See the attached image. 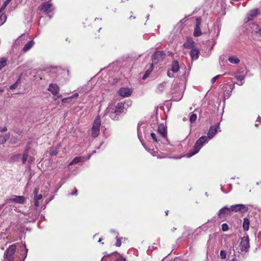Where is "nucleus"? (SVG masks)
Segmentation results:
<instances>
[{"instance_id": "nucleus-1", "label": "nucleus", "mask_w": 261, "mask_h": 261, "mask_svg": "<svg viewBox=\"0 0 261 261\" xmlns=\"http://www.w3.org/2000/svg\"><path fill=\"white\" fill-rule=\"evenodd\" d=\"M16 244H13L10 245L7 249L6 250L4 253V258L6 261H24L25 259L28 249L25 248V246H24V248L22 250H20V252H17L16 254Z\"/></svg>"}, {"instance_id": "nucleus-2", "label": "nucleus", "mask_w": 261, "mask_h": 261, "mask_svg": "<svg viewBox=\"0 0 261 261\" xmlns=\"http://www.w3.org/2000/svg\"><path fill=\"white\" fill-rule=\"evenodd\" d=\"M208 137L206 136H203L199 138L196 142L193 149L192 150H190L189 152L187 154V156L188 158H190L192 156L194 155L196 153H197L199 150L203 146V144L205 142H208Z\"/></svg>"}, {"instance_id": "nucleus-3", "label": "nucleus", "mask_w": 261, "mask_h": 261, "mask_svg": "<svg viewBox=\"0 0 261 261\" xmlns=\"http://www.w3.org/2000/svg\"><path fill=\"white\" fill-rule=\"evenodd\" d=\"M101 125V119L97 116L93 121L91 129V136L93 138L97 137L99 134L100 126Z\"/></svg>"}, {"instance_id": "nucleus-4", "label": "nucleus", "mask_w": 261, "mask_h": 261, "mask_svg": "<svg viewBox=\"0 0 261 261\" xmlns=\"http://www.w3.org/2000/svg\"><path fill=\"white\" fill-rule=\"evenodd\" d=\"M38 10L41 11L43 12L46 15L51 17L50 14L52 12L54 8L53 7V5L49 2H43L40 6H39Z\"/></svg>"}, {"instance_id": "nucleus-5", "label": "nucleus", "mask_w": 261, "mask_h": 261, "mask_svg": "<svg viewBox=\"0 0 261 261\" xmlns=\"http://www.w3.org/2000/svg\"><path fill=\"white\" fill-rule=\"evenodd\" d=\"M107 110L110 114V117L113 119H117L118 116L123 112L121 110L117 109V108L111 106L109 107Z\"/></svg>"}, {"instance_id": "nucleus-6", "label": "nucleus", "mask_w": 261, "mask_h": 261, "mask_svg": "<svg viewBox=\"0 0 261 261\" xmlns=\"http://www.w3.org/2000/svg\"><path fill=\"white\" fill-rule=\"evenodd\" d=\"M231 212H241L242 213H245L248 212V208L245 205L243 204H238L231 205L230 207Z\"/></svg>"}, {"instance_id": "nucleus-7", "label": "nucleus", "mask_w": 261, "mask_h": 261, "mask_svg": "<svg viewBox=\"0 0 261 261\" xmlns=\"http://www.w3.org/2000/svg\"><path fill=\"white\" fill-rule=\"evenodd\" d=\"M165 57L163 51H155L152 57V60L154 63L156 64L160 61H163Z\"/></svg>"}, {"instance_id": "nucleus-8", "label": "nucleus", "mask_w": 261, "mask_h": 261, "mask_svg": "<svg viewBox=\"0 0 261 261\" xmlns=\"http://www.w3.org/2000/svg\"><path fill=\"white\" fill-rule=\"evenodd\" d=\"M201 21L202 19L201 17H197L196 18V25L193 33V36L194 37H198L202 35V33L200 29Z\"/></svg>"}, {"instance_id": "nucleus-9", "label": "nucleus", "mask_w": 261, "mask_h": 261, "mask_svg": "<svg viewBox=\"0 0 261 261\" xmlns=\"http://www.w3.org/2000/svg\"><path fill=\"white\" fill-rule=\"evenodd\" d=\"M240 247L241 250L244 251H247L250 247L249 245V239L248 235L244 236L241 239V242L240 243Z\"/></svg>"}, {"instance_id": "nucleus-10", "label": "nucleus", "mask_w": 261, "mask_h": 261, "mask_svg": "<svg viewBox=\"0 0 261 261\" xmlns=\"http://www.w3.org/2000/svg\"><path fill=\"white\" fill-rule=\"evenodd\" d=\"M231 213L230 208L224 206L219 210L218 216L220 219L225 218Z\"/></svg>"}, {"instance_id": "nucleus-11", "label": "nucleus", "mask_w": 261, "mask_h": 261, "mask_svg": "<svg viewBox=\"0 0 261 261\" xmlns=\"http://www.w3.org/2000/svg\"><path fill=\"white\" fill-rule=\"evenodd\" d=\"M25 198L22 196H14V198L7 199L6 203L8 201H12L19 204H23L25 202Z\"/></svg>"}, {"instance_id": "nucleus-12", "label": "nucleus", "mask_w": 261, "mask_h": 261, "mask_svg": "<svg viewBox=\"0 0 261 261\" xmlns=\"http://www.w3.org/2000/svg\"><path fill=\"white\" fill-rule=\"evenodd\" d=\"M218 128H220L219 124L214 126H211L210 127L207 136L208 140L213 138L214 137V136L217 133Z\"/></svg>"}, {"instance_id": "nucleus-13", "label": "nucleus", "mask_w": 261, "mask_h": 261, "mask_svg": "<svg viewBox=\"0 0 261 261\" xmlns=\"http://www.w3.org/2000/svg\"><path fill=\"white\" fill-rule=\"evenodd\" d=\"M132 90L128 88H121L119 90V94L123 97H128L132 94Z\"/></svg>"}, {"instance_id": "nucleus-14", "label": "nucleus", "mask_w": 261, "mask_h": 261, "mask_svg": "<svg viewBox=\"0 0 261 261\" xmlns=\"http://www.w3.org/2000/svg\"><path fill=\"white\" fill-rule=\"evenodd\" d=\"M48 90L50 91L53 95H57L59 91V87L56 84H50L48 88Z\"/></svg>"}, {"instance_id": "nucleus-15", "label": "nucleus", "mask_w": 261, "mask_h": 261, "mask_svg": "<svg viewBox=\"0 0 261 261\" xmlns=\"http://www.w3.org/2000/svg\"><path fill=\"white\" fill-rule=\"evenodd\" d=\"M158 132L164 138H167V129L164 124L162 123L159 125L158 128Z\"/></svg>"}, {"instance_id": "nucleus-16", "label": "nucleus", "mask_w": 261, "mask_h": 261, "mask_svg": "<svg viewBox=\"0 0 261 261\" xmlns=\"http://www.w3.org/2000/svg\"><path fill=\"white\" fill-rule=\"evenodd\" d=\"M171 71L173 73H177L179 69L178 62L176 60L173 61L171 65Z\"/></svg>"}, {"instance_id": "nucleus-17", "label": "nucleus", "mask_w": 261, "mask_h": 261, "mask_svg": "<svg viewBox=\"0 0 261 261\" xmlns=\"http://www.w3.org/2000/svg\"><path fill=\"white\" fill-rule=\"evenodd\" d=\"M199 50L196 48H194L191 50L190 56L192 60H196L199 58Z\"/></svg>"}, {"instance_id": "nucleus-18", "label": "nucleus", "mask_w": 261, "mask_h": 261, "mask_svg": "<svg viewBox=\"0 0 261 261\" xmlns=\"http://www.w3.org/2000/svg\"><path fill=\"white\" fill-rule=\"evenodd\" d=\"M195 42L192 40H188L183 44V47L187 49H190L192 50V48H195L194 47Z\"/></svg>"}, {"instance_id": "nucleus-19", "label": "nucleus", "mask_w": 261, "mask_h": 261, "mask_svg": "<svg viewBox=\"0 0 261 261\" xmlns=\"http://www.w3.org/2000/svg\"><path fill=\"white\" fill-rule=\"evenodd\" d=\"M34 44V42L33 40L29 41L28 42L22 49V51L23 52H27L29 50Z\"/></svg>"}, {"instance_id": "nucleus-20", "label": "nucleus", "mask_w": 261, "mask_h": 261, "mask_svg": "<svg viewBox=\"0 0 261 261\" xmlns=\"http://www.w3.org/2000/svg\"><path fill=\"white\" fill-rule=\"evenodd\" d=\"M85 160V158L84 156H79L74 158L72 161L69 164V166H71L75 164L82 162Z\"/></svg>"}, {"instance_id": "nucleus-21", "label": "nucleus", "mask_w": 261, "mask_h": 261, "mask_svg": "<svg viewBox=\"0 0 261 261\" xmlns=\"http://www.w3.org/2000/svg\"><path fill=\"white\" fill-rule=\"evenodd\" d=\"M10 134L9 133L6 134L4 135H0V144H5L9 139Z\"/></svg>"}, {"instance_id": "nucleus-22", "label": "nucleus", "mask_w": 261, "mask_h": 261, "mask_svg": "<svg viewBox=\"0 0 261 261\" xmlns=\"http://www.w3.org/2000/svg\"><path fill=\"white\" fill-rule=\"evenodd\" d=\"M250 221L248 218H245L243 220V228L244 231H247L249 228Z\"/></svg>"}, {"instance_id": "nucleus-23", "label": "nucleus", "mask_w": 261, "mask_h": 261, "mask_svg": "<svg viewBox=\"0 0 261 261\" xmlns=\"http://www.w3.org/2000/svg\"><path fill=\"white\" fill-rule=\"evenodd\" d=\"M7 18V17L4 12H0V26L6 21Z\"/></svg>"}, {"instance_id": "nucleus-24", "label": "nucleus", "mask_w": 261, "mask_h": 261, "mask_svg": "<svg viewBox=\"0 0 261 261\" xmlns=\"http://www.w3.org/2000/svg\"><path fill=\"white\" fill-rule=\"evenodd\" d=\"M257 13H258L257 9H254L253 10L251 11L248 15V19L249 20L253 19V18L257 15Z\"/></svg>"}, {"instance_id": "nucleus-25", "label": "nucleus", "mask_w": 261, "mask_h": 261, "mask_svg": "<svg viewBox=\"0 0 261 261\" xmlns=\"http://www.w3.org/2000/svg\"><path fill=\"white\" fill-rule=\"evenodd\" d=\"M20 81H21V75H19V77L16 80L15 83L14 84L10 86V87L9 88L10 89H11V90L15 89L18 87L19 84L20 83Z\"/></svg>"}, {"instance_id": "nucleus-26", "label": "nucleus", "mask_w": 261, "mask_h": 261, "mask_svg": "<svg viewBox=\"0 0 261 261\" xmlns=\"http://www.w3.org/2000/svg\"><path fill=\"white\" fill-rule=\"evenodd\" d=\"M153 69V64H151L149 68L146 71L144 75H143V79H146L148 75L152 72Z\"/></svg>"}, {"instance_id": "nucleus-27", "label": "nucleus", "mask_w": 261, "mask_h": 261, "mask_svg": "<svg viewBox=\"0 0 261 261\" xmlns=\"http://www.w3.org/2000/svg\"><path fill=\"white\" fill-rule=\"evenodd\" d=\"M7 64V59L6 58H2L0 60V70L6 66Z\"/></svg>"}, {"instance_id": "nucleus-28", "label": "nucleus", "mask_w": 261, "mask_h": 261, "mask_svg": "<svg viewBox=\"0 0 261 261\" xmlns=\"http://www.w3.org/2000/svg\"><path fill=\"white\" fill-rule=\"evenodd\" d=\"M228 61L231 63L235 64H237L240 62V60L239 58L234 57H229L228 58Z\"/></svg>"}, {"instance_id": "nucleus-29", "label": "nucleus", "mask_w": 261, "mask_h": 261, "mask_svg": "<svg viewBox=\"0 0 261 261\" xmlns=\"http://www.w3.org/2000/svg\"><path fill=\"white\" fill-rule=\"evenodd\" d=\"M234 77L239 81L240 82V83L239 84V85H242L244 83L243 81L244 80L245 77L243 75H235Z\"/></svg>"}, {"instance_id": "nucleus-30", "label": "nucleus", "mask_w": 261, "mask_h": 261, "mask_svg": "<svg viewBox=\"0 0 261 261\" xmlns=\"http://www.w3.org/2000/svg\"><path fill=\"white\" fill-rule=\"evenodd\" d=\"M49 154L51 156L56 155L58 153V150L56 148H51L49 149Z\"/></svg>"}, {"instance_id": "nucleus-31", "label": "nucleus", "mask_w": 261, "mask_h": 261, "mask_svg": "<svg viewBox=\"0 0 261 261\" xmlns=\"http://www.w3.org/2000/svg\"><path fill=\"white\" fill-rule=\"evenodd\" d=\"M197 115L196 114L192 113L190 116V121L191 123H194L197 119Z\"/></svg>"}, {"instance_id": "nucleus-32", "label": "nucleus", "mask_w": 261, "mask_h": 261, "mask_svg": "<svg viewBox=\"0 0 261 261\" xmlns=\"http://www.w3.org/2000/svg\"><path fill=\"white\" fill-rule=\"evenodd\" d=\"M112 107H116L117 108V109L121 110V111H123L124 109V103L122 102H118L117 103L116 106H111Z\"/></svg>"}, {"instance_id": "nucleus-33", "label": "nucleus", "mask_w": 261, "mask_h": 261, "mask_svg": "<svg viewBox=\"0 0 261 261\" xmlns=\"http://www.w3.org/2000/svg\"><path fill=\"white\" fill-rule=\"evenodd\" d=\"M11 0L6 1L3 4L2 7L0 8V12H4V10L6 9L7 5L9 4Z\"/></svg>"}, {"instance_id": "nucleus-34", "label": "nucleus", "mask_w": 261, "mask_h": 261, "mask_svg": "<svg viewBox=\"0 0 261 261\" xmlns=\"http://www.w3.org/2000/svg\"><path fill=\"white\" fill-rule=\"evenodd\" d=\"M121 239L122 238H119L116 237V242L115 243V245L116 247H120L121 245Z\"/></svg>"}, {"instance_id": "nucleus-35", "label": "nucleus", "mask_w": 261, "mask_h": 261, "mask_svg": "<svg viewBox=\"0 0 261 261\" xmlns=\"http://www.w3.org/2000/svg\"><path fill=\"white\" fill-rule=\"evenodd\" d=\"M221 229L223 231H227L229 229L228 225L226 223H223L221 225Z\"/></svg>"}, {"instance_id": "nucleus-36", "label": "nucleus", "mask_w": 261, "mask_h": 261, "mask_svg": "<svg viewBox=\"0 0 261 261\" xmlns=\"http://www.w3.org/2000/svg\"><path fill=\"white\" fill-rule=\"evenodd\" d=\"M28 157V153L25 152L23 153V156H22V158L23 164H25V162H26V161L27 160Z\"/></svg>"}, {"instance_id": "nucleus-37", "label": "nucleus", "mask_w": 261, "mask_h": 261, "mask_svg": "<svg viewBox=\"0 0 261 261\" xmlns=\"http://www.w3.org/2000/svg\"><path fill=\"white\" fill-rule=\"evenodd\" d=\"M164 88H165L164 83L160 84V85H159L158 87V90L160 92H163V90H164Z\"/></svg>"}, {"instance_id": "nucleus-38", "label": "nucleus", "mask_w": 261, "mask_h": 261, "mask_svg": "<svg viewBox=\"0 0 261 261\" xmlns=\"http://www.w3.org/2000/svg\"><path fill=\"white\" fill-rule=\"evenodd\" d=\"M233 88H234V86H229V89H230V90L228 91L227 92H226V93H224V95H226L227 96H229Z\"/></svg>"}, {"instance_id": "nucleus-39", "label": "nucleus", "mask_w": 261, "mask_h": 261, "mask_svg": "<svg viewBox=\"0 0 261 261\" xmlns=\"http://www.w3.org/2000/svg\"><path fill=\"white\" fill-rule=\"evenodd\" d=\"M31 144H32V141L28 142V144L27 145V146H26V149H25V152H28V153L29 151L31 149Z\"/></svg>"}, {"instance_id": "nucleus-40", "label": "nucleus", "mask_w": 261, "mask_h": 261, "mask_svg": "<svg viewBox=\"0 0 261 261\" xmlns=\"http://www.w3.org/2000/svg\"><path fill=\"white\" fill-rule=\"evenodd\" d=\"M220 256H221V258L222 259H225L226 257V253L225 251H224L223 250H221L220 251Z\"/></svg>"}, {"instance_id": "nucleus-41", "label": "nucleus", "mask_w": 261, "mask_h": 261, "mask_svg": "<svg viewBox=\"0 0 261 261\" xmlns=\"http://www.w3.org/2000/svg\"><path fill=\"white\" fill-rule=\"evenodd\" d=\"M150 136L152 138V139L155 141V142H158V140L156 138V135L155 133H151V134H150Z\"/></svg>"}, {"instance_id": "nucleus-42", "label": "nucleus", "mask_w": 261, "mask_h": 261, "mask_svg": "<svg viewBox=\"0 0 261 261\" xmlns=\"http://www.w3.org/2000/svg\"><path fill=\"white\" fill-rule=\"evenodd\" d=\"M219 76H220L219 75H216V76H215V77H214L212 79V81H211L212 83V84H214V83L216 82V80L218 79V77H219Z\"/></svg>"}, {"instance_id": "nucleus-43", "label": "nucleus", "mask_w": 261, "mask_h": 261, "mask_svg": "<svg viewBox=\"0 0 261 261\" xmlns=\"http://www.w3.org/2000/svg\"><path fill=\"white\" fill-rule=\"evenodd\" d=\"M42 198V194H38L37 195H36V196L34 197V199H36L37 200H40Z\"/></svg>"}, {"instance_id": "nucleus-44", "label": "nucleus", "mask_w": 261, "mask_h": 261, "mask_svg": "<svg viewBox=\"0 0 261 261\" xmlns=\"http://www.w3.org/2000/svg\"><path fill=\"white\" fill-rule=\"evenodd\" d=\"M38 193H39V189L37 188H35L33 192L34 197L36 196V195H38Z\"/></svg>"}, {"instance_id": "nucleus-45", "label": "nucleus", "mask_w": 261, "mask_h": 261, "mask_svg": "<svg viewBox=\"0 0 261 261\" xmlns=\"http://www.w3.org/2000/svg\"><path fill=\"white\" fill-rule=\"evenodd\" d=\"M7 130V128L6 126L0 127V132H5Z\"/></svg>"}, {"instance_id": "nucleus-46", "label": "nucleus", "mask_w": 261, "mask_h": 261, "mask_svg": "<svg viewBox=\"0 0 261 261\" xmlns=\"http://www.w3.org/2000/svg\"><path fill=\"white\" fill-rule=\"evenodd\" d=\"M72 195L77 196V190L76 188H74L73 189V192L71 193Z\"/></svg>"}, {"instance_id": "nucleus-47", "label": "nucleus", "mask_w": 261, "mask_h": 261, "mask_svg": "<svg viewBox=\"0 0 261 261\" xmlns=\"http://www.w3.org/2000/svg\"><path fill=\"white\" fill-rule=\"evenodd\" d=\"M167 75L169 77H173L174 76V75L173 74V73H171L170 71L168 70V72H167Z\"/></svg>"}, {"instance_id": "nucleus-48", "label": "nucleus", "mask_w": 261, "mask_h": 261, "mask_svg": "<svg viewBox=\"0 0 261 261\" xmlns=\"http://www.w3.org/2000/svg\"><path fill=\"white\" fill-rule=\"evenodd\" d=\"M115 261H125V259L123 257H120L118 258Z\"/></svg>"}, {"instance_id": "nucleus-49", "label": "nucleus", "mask_w": 261, "mask_h": 261, "mask_svg": "<svg viewBox=\"0 0 261 261\" xmlns=\"http://www.w3.org/2000/svg\"><path fill=\"white\" fill-rule=\"evenodd\" d=\"M39 200L36 199H34V204L36 207H38L39 206Z\"/></svg>"}, {"instance_id": "nucleus-50", "label": "nucleus", "mask_w": 261, "mask_h": 261, "mask_svg": "<svg viewBox=\"0 0 261 261\" xmlns=\"http://www.w3.org/2000/svg\"><path fill=\"white\" fill-rule=\"evenodd\" d=\"M72 97L64 98L62 100L63 102H66L68 99H71Z\"/></svg>"}, {"instance_id": "nucleus-51", "label": "nucleus", "mask_w": 261, "mask_h": 261, "mask_svg": "<svg viewBox=\"0 0 261 261\" xmlns=\"http://www.w3.org/2000/svg\"><path fill=\"white\" fill-rule=\"evenodd\" d=\"M78 96H79L78 93H74L73 94V95L72 96H71V97H72V98L73 97H77Z\"/></svg>"}, {"instance_id": "nucleus-52", "label": "nucleus", "mask_w": 261, "mask_h": 261, "mask_svg": "<svg viewBox=\"0 0 261 261\" xmlns=\"http://www.w3.org/2000/svg\"><path fill=\"white\" fill-rule=\"evenodd\" d=\"M168 213H169V211H168V210H167V211H166L165 212L166 216H168Z\"/></svg>"}, {"instance_id": "nucleus-53", "label": "nucleus", "mask_w": 261, "mask_h": 261, "mask_svg": "<svg viewBox=\"0 0 261 261\" xmlns=\"http://www.w3.org/2000/svg\"><path fill=\"white\" fill-rule=\"evenodd\" d=\"M4 91V89H0V93H2Z\"/></svg>"}, {"instance_id": "nucleus-54", "label": "nucleus", "mask_w": 261, "mask_h": 261, "mask_svg": "<svg viewBox=\"0 0 261 261\" xmlns=\"http://www.w3.org/2000/svg\"><path fill=\"white\" fill-rule=\"evenodd\" d=\"M128 1V0H122V1H121V2L124 3V2H126V1Z\"/></svg>"}, {"instance_id": "nucleus-55", "label": "nucleus", "mask_w": 261, "mask_h": 261, "mask_svg": "<svg viewBox=\"0 0 261 261\" xmlns=\"http://www.w3.org/2000/svg\"><path fill=\"white\" fill-rule=\"evenodd\" d=\"M102 241V239L100 238L98 240L99 242H100Z\"/></svg>"}, {"instance_id": "nucleus-56", "label": "nucleus", "mask_w": 261, "mask_h": 261, "mask_svg": "<svg viewBox=\"0 0 261 261\" xmlns=\"http://www.w3.org/2000/svg\"><path fill=\"white\" fill-rule=\"evenodd\" d=\"M229 261H234V260L233 259V260H229Z\"/></svg>"}]
</instances>
